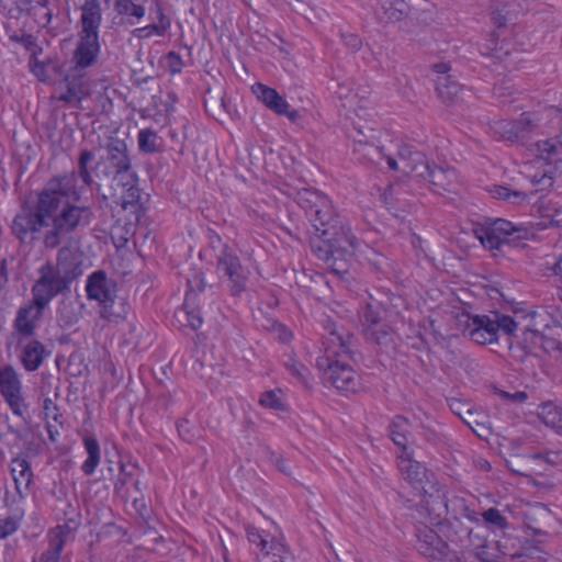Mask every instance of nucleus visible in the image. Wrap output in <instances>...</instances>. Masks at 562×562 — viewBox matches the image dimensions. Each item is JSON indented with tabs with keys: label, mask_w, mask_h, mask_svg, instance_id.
Segmentation results:
<instances>
[{
	"label": "nucleus",
	"mask_w": 562,
	"mask_h": 562,
	"mask_svg": "<svg viewBox=\"0 0 562 562\" xmlns=\"http://www.w3.org/2000/svg\"><path fill=\"white\" fill-rule=\"evenodd\" d=\"M168 70L170 74H180L183 67V60L181 56L176 52H169L166 56Z\"/></svg>",
	"instance_id": "54"
},
{
	"label": "nucleus",
	"mask_w": 562,
	"mask_h": 562,
	"mask_svg": "<svg viewBox=\"0 0 562 562\" xmlns=\"http://www.w3.org/2000/svg\"><path fill=\"white\" fill-rule=\"evenodd\" d=\"M9 40L14 43L21 44L27 52L31 53V56H38L43 53L42 46H40L35 40V37L30 33L18 34L16 31L12 30L10 24L4 25Z\"/></svg>",
	"instance_id": "35"
},
{
	"label": "nucleus",
	"mask_w": 562,
	"mask_h": 562,
	"mask_svg": "<svg viewBox=\"0 0 562 562\" xmlns=\"http://www.w3.org/2000/svg\"><path fill=\"white\" fill-rule=\"evenodd\" d=\"M458 181V172L450 166H428L418 182L431 190L434 193L451 192Z\"/></svg>",
	"instance_id": "15"
},
{
	"label": "nucleus",
	"mask_w": 562,
	"mask_h": 562,
	"mask_svg": "<svg viewBox=\"0 0 562 562\" xmlns=\"http://www.w3.org/2000/svg\"><path fill=\"white\" fill-rule=\"evenodd\" d=\"M530 317V325L527 328L536 333L543 334L544 331H553L554 329L562 330V326L544 310L532 312Z\"/></svg>",
	"instance_id": "29"
},
{
	"label": "nucleus",
	"mask_w": 562,
	"mask_h": 562,
	"mask_svg": "<svg viewBox=\"0 0 562 562\" xmlns=\"http://www.w3.org/2000/svg\"><path fill=\"white\" fill-rule=\"evenodd\" d=\"M324 355L316 359V367L323 372V379L340 391L356 392L360 378L344 359H352L356 337L333 319L324 322Z\"/></svg>",
	"instance_id": "3"
},
{
	"label": "nucleus",
	"mask_w": 562,
	"mask_h": 562,
	"mask_svg": "<svg viewBox=\"0 0 562 562\" xmlns=\"http://www.w3.org/2000/svg\"><path fill=\"white\" fill-rule=\"evenodd\" d=\"M259 404L269 409L283 412L286 409L284 404V394L282 390L274 389L261 393Z\"/></svg>",
	"instance_id": "39"
},
{
	"label": "nucleus",
	"mask_w": 562,
	"mask_h": 562,
	"mask_svg": "<svg viewBox=\"0 0 562 562\" xmlns=\"http://www.w3.org/2000/svg\"><path fill=\"white\" fill-rule=\"evenodd\" d=\"M101 22L100 2L86 0L81 7L80 30L77 33V43L70 59L78 69H89L98 64L101 54L99 35Z\"/></svg>",
	"instance_id": "4"
},
{
	"label": "nucleus",
	"mask_w": 562,
	"mask_h": 562,
	"mask_svg": "<svg viewBox=\"0 0 562 562\" xmlns=\"http://www.w3.org/2000/svg\"><path fill=\"white\" fill-rule=\"evenodd\" d=\"M407 4L404 0L386 1L382 4L383 14L379 15L385 22H398L406 15Z\"/></svg>",
	"instance_id": "37"
},
{
	"label": "nucleus",
	"mask_w": 562,
	"mask_h": 562,
	"mask_svg": "<svg viewBox=\"0 0 562 562\" xmlns=\"http://www.w3.org/2000/svg\"><path fill=\"white\" fill-rule=\"evenodd\" d=\"M32 0H0V14L9 21H18L31 14Z\"/></svg>",
	"instance_id": "27"
},
{
	"label": "nucleus",
	"mask_w": 562,
	"mask_h": 562,
	"mask_svg": "<svg viewBox=\"0 0 562 562\" xmlns=\"http://www.w3.org/2000/svg\"><path fill=\"white\" fill-rule=\"evenodd\" d=\"M80 319V314L75 311L70 302L61 301L57 310V322L61 328H71Z\"/></svg>",
	"instance_id": "38"
},
{
	"label": "nucleus",
	"mask_w": 562,
	"mask_h": 562,
	"mask_svg": "<svg viewBox=\"0 0 562 562\" xmlns=\"http://www.w3.org/2000/svg\"><path fill=\"white\" fill-rule=\"evenodd\" d=\"M187 285L188 290L183 302L186 308L196 303L198 294L203 292L206 286L203 272L194 271L187 278Z\"/></svg>",
	"instance_id": "34"
},
{
	"label": "nucleus",
	"mask_w": 562,
	"mask_h": 562,
	"mask_svg": "<svg viewBox=\"0 0 562 562\" xmlns=\"http://www.w3.org/2000/svg\"><path fill=\"white\" fill-rule=\"evenodd\" d=\"M19 526L20 521L15 517L9 516L0 519V538L5 539L11 536L19 529Z\"/></svg>",
	"instance_id": "50"
},
{
	"label": "nucleus",
	"mask_w": 562,
	"mask_h": 562,
	"mask_svg": "<svg viewBox=\"0 0 562 562\" xmlns=\"http://www.w3.org/2000/svg\"><path fill=\"white\" fill-rule=\"evenodd\" d=\"M34 21L43 29L55 30L53 26L54 10L49 5L48 0H38L34 4L32 0L31 14Z\"/></svg>",
	"instance_id": "30"
},
{
	"label": "nucleus",
	"mask_w": 562,
	"mask_h": 562,
	"mask_svg": "<svg viewBox=\"0 0 562 562\" xmlns=\"http://www.w3.org/2000/svg\"><path fill=\"white\" fill-rule=\"evenodd\" d=\"M50 355L40 340H30L21 350L20 361L27 372L36 371Z\"/></svg>",
	"instance_id": "23"
},
{
	"label": "nucleus",
	"mask_w": 562,
	"mask_h": 562,
	"mask_svg": "<svg viewBox=\"0 0 562 562\" xmlns=\"http://www.w3.org/2000/svg\"><path fill=\"white\" fill-rule=\"evenodd\" d=\"M9 281V272H8V261L7 259H1L0 261V288L7 284Z\"/></svg>",
	"instance_id": "61"
},
{
	"label": "nucleus",
	"mask_w": 562,
	"mask_h": 562,
	"mask_svg": "<svg viewBox=\"0 0 562 562\" xmlns=\"http://www.w3.org/2000/svg\"><path fill=\"white\" fill-rule=\"evenodd\" d=\"M246 533L249 542L260 550L257 553L259 562H295L289 548L273 539L268 532L260 531L254 526H247Z\"/></svg>",
	"instance_id": "12"
},
{
	"label": "nucleus",
	"mask_w": 562,
	"mask_h": 562,
	"mask_svg": "<svg viewBox=\"0 0 562 562\" xmlns=\"http://www.w3.org/2000/svg\"><path fill=\"white\" fill-rule=\"evenodd\" d=\"M85 98L83 94L72 90L70 87H67L65 93L59 97V100L66 103L79 102Z\"/></svg>",
	"instance_id": "57"
},
{
	"label": "nucleus",
	"mask_w": 562,
	"mask_h": 562,
	"mask_svg": "<svg viewBox=\"0 0 562 562\" xmlns=\"http://www.w3.org/2000/svg\"><path fill=\"white\" fill-rule=\"evenodd\" d=\"M131 5H133V0H116L114 3V10L119 14H127Z\"/></svg>",
	"instance_id": "59"
},
{
	"label": "nucleus",
	"mask_w": 562,
	"mask_h": 562,
	"mask_svg": "<svg viewBox=\"0 0 562 562\" xmlns=\"http://www.w3.org/2000/svg\"><path fill=\"white\" fill-rule=\"evenodd\" d=\"M86 292L88 300L99 302L103 319L117 323L126 318L130 304L125 297L117 295V283L105 271L98 270L88 277Z\"/></svg>",
	"instance_id": "7"
},
{
	"label": "nucleus",
	"mask_w": 562,
	"mask_h": 562,
	"mask_svg": "<svg viewBox=\"0 0 562 562\" xmlns=\"http://www.w3.org/2000/svg\"><path fill=\"white\" fill-rule=\"evenodd\" d=\"M37 272L38 279L34 284L54 299L70 291L71 283L83 273L82 261L70 247H61L56 263L47 261Z\"/></svg>",
	"instance_id": "5"
},
{
	"label": "nucleus",
	"mask_w": 562,
	"mask_h": 562,
	"mask_svg": "<svg viewBox=\"0 0 562 562\" xmlns=\"http://www.w3.org/2000/svg\"><path fill=\"white\" fill-rule=\"evenodd\" d=\"M482 516L486 524L495 526L502 530L508 528L509 524L507 518L504 515H502V513L497 508H488L482 514Z\"/></svg>",
	"instance_id": "44"
},
{
	"label": "nucleus",
	"mask_w": 562,
	"mask_h": 562,
	"mask_svg": "<svg viewBox=\"0 0 562 562\" xmlns=\"http://www.w3.org/2000/svg\"><path fill=\"white\" fill-rule=\"evenodd\" d=\"M86 70L87 69H78L77 65L71 64V67L65 76L66 86L85 97L88 94V79Z\"/></svg>",
	"instance_id": "36"
},
{
	"label": "nucleus",
	"mask_w": 562,
	"mask_h": 562,
	"mask_svg": "<svg viewBox=\"0 0 562 562\" xmlns=\"http://www.w3.org/2000/svg\"><path fill=\"white\" fill-rule=\"evenodd\" d=\"M32 300L20 306L13 321V334L21 339H30L35 335L37 323L53 297L33 284Z\"/></svg>",
	"instance_id": "8"
},
{
	"label": "nucleus",
	"mask_w": 562,
	"mask_h": 562,
	"mask_svg": "<svg viewBox=\"0 0 562 562\" xmlns=\"http://www.w3.org/2000/svg\"><path fill=\"white\" fill-rule=\"evenodd\" d=\"M216 270L232 296H239L247 290L250 271L229 247L225 246L217 256Z\"/></svg>",
	"instance_id": "9"
},
{
	"label": "nucleus",
	"mask_w": 562,
	"mask_h": 562,
	"mask_svg": "<svg viewBox=\"0 0 562 562\" xmlns=\"http://www.w3.org/2000/svg\"><path fill=\"white\" fill-rule=\"evenodd\" d=\"M124 189L121 196V206L123 211L130 213L128 223H139L143 215V206L140 204V189L138 187V177L136 171L132 173L131 179L116 181Z\"/></svg>",
	"instance_id": "16"
},
{
	"label": "nucleus",
	"mask_w": 562,
	"mask_h": 562,
	"mask_svg": "<svg viewBox=\"0 0 562 562\" xmlns=\"http://www.w3.org/2000/svg\"><path fill=\"white\" fill-rule=\"evenodd\" d=\"M541 334L526 328L522 333L520 345L527 353L538 356L541 351Z\"/></svg>",
	"instance_id": "41"
},
{
	"label": "nucleus",
	"mask_w": 562,
	"mask_h": 562,
	"mask_svg": "<svg viewBox=\"0 0 562 562\" xmlns=\"http://www.w3.org/2000/svg\"><path fill=\"white\" fill-rule=\"evenodd\" d=\"M397 467L403 479L415 490H424V484L428 480V471L420 462L414 460L406 451L397 458Z\"/></svg>",
	"instance_id": "18"
},
{
	"label": "nucleus",
	"mask_w": 562,
	"mask_h": 562,
	"mask_svg": "<svg viewBox=\"0 0 562 562\" xmlns=\"http://www.w3.org/2000/svg\"><path fill=\"white\" fill-rule=\"evenodd\" d=\"M127 14H131L137 19H142L145 15V8L133 2V5H131L130 12Z\"/></svg>",
	"instance_id": "64"
},
{
	"label": "nucleus",
	"mask_w": 562,
	"mask_h": 562,
	"mask_svg": "<svg viewBox=\"0 0 562 562\" xmlns=\"http://www.w3.org/2000/svg\"><path fill=\"white\" fill-rule=\"evenodd\" d=\"M547 113L551 121L558 124L560 132L553 138L538 142L537 147L541 156L546 155V158H550L562 153V110L550 108L547 110Z\"/></svg>",
	"instance_id": "24"
},
{
	"label": "nucleus",
	"mask_w": 562,
	"mask_h": 562,
	"mask_svg": "<svg viewBox=\"0 0 562 562\" xmlns=\"http://www.w3.org/2000/svg\"><path fill=\"white\" fill-rule=\"evenodd\" d=\"M400 162L401 171L411 175L417 181L428 170L430 164L424 153L409 148H402L400 150Z\"/></svg>",
	"instance_id": "20"
},
{
	"label": "nucleus",
	"mask_w": 562,
	"mask_h": 562,
	"mask_svg": "<svg viewBox=\"0 0 562 562\" xmlns=\"http://www.w3.org/2000/svg\"><path fill=\"white\" fill-rule=\"evenodd\" d=\"M296 202L316 232L311 239L314 255L334 273L341 276L348 272L358 239L329 198L318 190L303 189L297 192Z\"/></svg>",
	"instance_id": "2"
},
{
	"label": "nucleus",
	"mask_w": 562,
	"mask_h": 562,
	"mask_svg": "<svg viewBox=\"0 0 562 562\" xmlns=\"http://www.w3.org/2000/svg\"><path fill=\"white\" fill-rule=\"evenodd\" d=\"M490 193L493 198L507 201L512 204H524L528 202V194L524 191L513 190L506 186L495 184L491 187Z\"/></svg>",
	"instance_id": "33"
},
{
	"label": "nucleus",
	"mask_w": 562,
	"mask_h": 562,
	"mask_svg": "<svg viewBox=\"0 0 562 562\" xmlns=\"http://www.w3.org/2000/svg\"><path fill=\"white\" fill-rule=\"evenodd\" d=\"M183 311L187 315L189 326L194 330L199 329L203 324V319L200 310L195 306V303L193 305L191 304L188 308L183 306Z\"/></svg>",
	"instance_id": "52"
},
{
	"label": "nucleus",
	"mask_w": 562,
	"mask_h": 562,
	"mask_svg": "<svg viewBox=\"0 0 562 562\" xmlns=\"http://www.w3.org/2000/svg\"><path fill=\"white\" fill-rule=\"evenodd\" d=\"M251 89L257 99L274 113L285 115L291 122H295L300 116L296 110H289L290 104L278 93L276 89L260 82L254 85Z\"/></svg>",
	"instance_id": "17"
},
{
	"label": "nucleus",
	"mask_w": 562,
	"mask_h": 562,
	"mask_svg": "<svg viewBox=\"0 0 562 562\" xmlns=\"http://www.w3.org/2000/svg\"><path fill=\"white\" fill-rule=\"evenodd\" d=\"M284 364H285V368L288 369V371L291 373V375L296 378L300 382H302L304 384H306L308 382L310 372H308V369L304 364L300 363L297 360H295L292 357H290L289 360Z\"/></svg>",
	"instance_id": "43"
},
{
	"label": "nucleus",
	"mask_w": 562,
	"mask_h": 562,
	"mask_svg": "<svg viewBox=\"0 0 562 562\" xmlns=\"http://www.w3.org/2000/svg\"><path fill=\"white\" fill-rule=\"evenodd\" d=\"M538 114L525 112L515 121L498 120L491 125L493 136L503 142H525L539 127Z\"/></svg>",
	"instance_id": "11"
},
{
	"label": "nucleus",
	"mask_w": 562,
	"mask_h": 562,
	"mask_svg": "<svg viewBox=\"0 0 562 562\" xmlns=\"http://www.w3.org/2000/svg\"><path fill=\"white\" fill-rule=\"evenodd\" d=\"M157 19H158V22H159L157 25H166V32H167L168 29L170 27V20L164 13V11H162V9L160 7H158V9H157Z\"/></svg>",
	"instance_id": "63"
},
{
	"label": "nucleus",
	"mask_w": 562,
	"mask_h": 562,
	"mask_svg": "<svg viewBox=\"0 0 562 562\" xmlns=\"http://www.w3.org/2000/svg\"><path fill=\"white\" fill-rule=\"evenodd\" d=\"M432 70L438 74V76H451L449 71L451 70V66L448 63H436L431 66Z\"/></svg>",
	"instance_id": "60"
},
{
	"label": "nucleus",
	"mask_w": 562,
	"mask_h": 562,
	"mask_svg": "<svg viewBox=\"0 0 562 562\" xmlns=\"http://www.w3.org/2000/svg\"><path fill=\"white\" fill-rule=\"evenodd\" d=\"M104 154L95 165L94 153L81 149L77 159V171L50 178L37 192L34 202L23 201L10 225L12 236L24 246L42 243L45 249L53 250L71 234L85 229L93 217L88 206L70 202L79 200L76 187L79 178L87 187L94 183L93 172L100 180L113 183L131 179L135 172L130 148L124 139L110 137L103 147Z\"/></svg>",
	"instance_id": "1"
},
{
	"label": "nucleus",
	"mask_w": 562,
	"mask_h": 562,
	"mask_svg": "<svg viewBox=\"0 0 562 562\" xmlns=\"http://www.w3.org/2000/svg\"><path fill=\"white\" fill-rule=\"evenodd\" d=\"M138 149L142 154L153 155L164 151V139L153 128H143L137 135Z\"/></svg>",
	"instance_id": "26"
},
{
	"label": "nucleus",
	"mask_w": 562,
	"mask_h": 562,
	"mask_svg": "<svg viewBox=\"0 0 562 562\" xmlns=\"http://www.w3.org/2000/svg\"><path fill=\"white\" fill-rule=\"evenodd\" d=\"M416 549L430 561H446L449 558V546L428 526L416 527Z\"/></svg>",
	"instance_id": "14"
},
{
	"label": "nucleus",
	"mask_w": 562,
	"mask_h": 562,
	"mask_svg": "<svg viewBox=\"0 0 562 562\" xmlns=\"http://www.w3.org/2000/svg\"><path fill=\"white\" fill-rule=\"evenodd\" d=\"M436 90L438 97L447 104H456L462 99L463 87L453 76H438Z\"/></svg>",
	"instance_id": "25"
},
{
	"label": "nucleus",
	"mask_w": 562,
	"mask_h": 562,
	"mask_svg": "<svg viewBox=\"0 0 562 562\" xmlns=\"http://www.w3.org/2000/svg\"><path fill=\"white\" fill-rule=\"evenodd\" d=\"M346 44L353 50L360 49L362 42L357 35H349L346 37Z\"/></svg>",
	"instance_id": "62"
},
{
	"label": "nucleus",
	"mask_w": 562,
	"mask_h": 562,
	"mask_svg": "<svg viewBox=\"0 0 562 562\" xmlns=\"http://www.w3.org/2000/svg\"><path fill=\"white\" fill-rule=\"evenodd\" d=\"M384 317L385 310L380 303H367L361 307L359 318L367 341L382 346L392 340V329Z\"/></svg>",
	"instance_id": "10"
},
{
	"label": "nucleus",
	"mask_w": 562,
	"mask_h": 562,
	"mask_svg": "<svg viewBox=\"0 0 562 562\" xmlns=\"http://www.w3.org/2000/svg\"><path fill=\"white\" fill-rule=\"evenodd\" d=\"M530 182L535 190L531 193L544 191L551 188L554 183L553 177L547 171H537L531 178Z\"/></svg>",
	"instance_id": "45"
},
{
	"label": "nucleus",
	"mask_w": 562,
	"mask_h": 562,
	"mask_svg": "<svg viewBox=\"0 0 562 562\" xmlns=\"http://www.w3.org/2000/svg\"><path fill=\"white\" fill-rule=\"evenodd\" d=\"M83 446L88 458L82 463L81 470L86 475H92L101 461L100 445L97 438L86 436L83 437Z\"/></svg>",
	"instance_id": "28"
},
{
	"label": "nucleus",
	"mask_w": 562,
	"mask_h": 562,
	"mask_svg": "<svg viewBox=\"0 0 562 562\" xmlns=\"http://www.w3.org/2000/svg\"><path fill=\"white\" fill-rule=\"evenodd\" d=\"M133 33L138 38H148L153 35L164 36L166 34V25L149 24L135 29Z\"/></svg>",
	"instance_id": "49"
},
{
	"label": "nucleus",
	"mask_w": 562,
	"mask_h": 562,
	"mask_svg": "<svg viewBox=\"0 0 562 562\" xmlns=\"http://www.w3.org/2000/svg\"><path fill=\"white\" fill-rule=\"evenodd\" d=\"M419 515L418 526L439 525L447 513V504L439 495L425 497L416 507Z\"/></svg>",
	"instance_id": "19"
},
{
	"label": "nucleus",
	"mask_w": 562,
	"mask_h": 562,
	"mask_svg": "<svg viewBox=\"0 0 562 562\" xmlns=\"http://www.w3.org/2000/svg\"><path fill=\"white\" fill-rule=\"evenodd\" d=\"M532 460H539L544 461L548 464L554 465L559 462L560 453L558 451H543V452H536L529 456Z\"/></svg>",
	"instance_id": "55"
},
{
	"label": "nucleus",
	"mask_w": 562,
	"mask_h": 562,
	"mask_svg": "<svg viewBox=\"0 0 562 562\" xmlns=\"http://www.w3.org/2000/svg\"><path fill=\"white\" fill-rule=\"evenodd\" d=\"M133 506L137 510L139 516L144 520H147V518H148V509H147V506H146L144 499L143 498H134Z\"/></svg>",
	"instance_id": "58"
},
{
	"label": "nucleus",
	"mask_w": 562,
	"mask_h": 562,
	"mask_svg": "<svg viewBox=\"0 0 562 562\" xmlns=\"http://www.w3.org/2000/svg\"><path fill=\"white\" fill-rule=\"evenodd\" d=\"M467 417H462V420L473 430L474 434H476L480 438H487V436L491 434V430L488 427H486L484 424L475 422V425H473L471 418L472 413L470 411L467 412Z\"/></svg>",
	"instance_id": "53"
},
{
	"label": "nucleus",
	"mask_w": 562,
	"mask_h": 562,
	"mask_svg": "<svg viewBox=\"0 0 562 562\" xmlns=\"http://www.w3.org/2000/svg\"><path fill=\"white\" fill-rule=\"evenodd\" d=\"M474 233L485 249L497 251H503L505 247L524 248L532 236L531 231L522 224L491 217L477 223Z\"/></svg>",
	"instance_id": "6"
},
{
	"label": "nucleus",
	"mask_w": 562,
	"mask_h": 562,
	"mask_svg": "<svg viewBox=\"0 0 562 562\" xmlns=\"http://www.w3.org/2000/svg\"><path fill=\"white\" fill-rule=\"evenodd\" d=\"M10 467L16 493L24 498L30 493L34 476L31 464L25 458L16 457L12 459Z\"/></svg>",
	"instance_id": "21"
},
{
	"label": "nucleus",
	"mask_w": 562,
	"mask_h": 562,
	"mask_svg": "<svg viewBox=\"0 0 562 562\" xmlns=\"http://www.w3.org/2000/svg\"><path fill=\"white\" fill-rule=\"evenodd\" d=\"M43 412L46 418H52L54 422L61 424L63 415L59 413L58 405L52 398H44Z\"/></svg>",
	"instance_id": "51"
},
{
	"label": "nucleus",
	"mask_w": 562,
	"mask_h": 562,
	"mask_svg": "<svg viewBox=\"0 0 562 562\" xmlns=\"http://www.w3.org/2000/svg\"><path fill=\"white\" fill-rule=\"evenodd\" d=\"M493 321L496 327L497 334L499 330L504 331L506 335L512 336L515 334L517 329V323L514 321L513 317L508 315H503L499 313H494Z\"/></svg>",
	"instance_id": "42"
},
{
	"label": "nucleus",
	"mask_w": 562,
	"mask_h": 562,
	"mask_svg": "<svg viewBox=\"0 0 562 562\" xmlns=\"http://www.w3.org/2000/svg\"><path fill=\"white\" fill-rule=\"evenodd\" d=\"M472 325H475L479 329H481L486 336L488 342H497L498 335L496 331V327L493 321V317L488 315H474L470 318Z\"/></svg>",
	"instance_id": "40"
},
{
	"label": "nucleus",
	"mask_w": 562,
	"mask_h": 562,
	"mask_svg": "<svg viewBox=\"0 0 562 562\" xmlns=\"http://www.w3.org/2000/svg\"><path fill=\"white\" fill-rule=\"evenodd\" d=\"M468 334H469V337L471 338V340H473L474 342H476L479 345L490 344L487 341V336L481 329H479L475 325H472L471 322L468 325Z\"/></svg>",
	"instance_id": "56"
},
{
	"label": "nucleus",
	"mask_w": 562,
	"mask_h": 562,
	"mask_svg": "<svg viewBox=\"0 0 562 562\" xmlns=\"http://www.w3.org/2000/svg\"><path fill=\"white\" fill-rule=\"evenodd\" d=\"M391 439L401 448L402 453L407 451L408 420L403 416H395L389 426Z\"/></svg>",
	"instance_id": "31"
},
{
	"label": "nucleus",
	"mask_w": 562,
	"mask_h": 562,
	"mask_svg": "<svg viewBox=\"0 0 562 562\" xmlns=\"http://www.w3.org/2000/svg\"><path fill=\"white\" fill-rule=\"evenodd\" d=\"M0 394L12 413L27 422L24 416L27 405L22 396V382L11 364L0 368Z\"/></svg>",
	"instance_id": "13"
},
{
	"label": "nucleus",
	"mask_w": 562,
	"mask_h": 562,
	"mask_svg": "<svg viewBox=\"0 0 562 562\" xmlns=\"http://www.w3.org/2000/svg\"><path fill=\"white\" fill-rule=\"evenodd\" d=\"M558 329H554L553 331H544L541 334V351H544L547 353H551L554 351H561L562 344L561 341L555 337V331Z\"/></svg>",
	"instance_id": "46"
},
{
	"label": "nucleus",
	"mask_w": 562,
	"mask_h": 562,
	"mask_svg": "<svg viewBox=\"0 0 562 562\" xmlns=\"http://www.w3.org/2000/svg\"><path fill=\"white\" fill-rule=\"evenodd\" d=\"M131 470L128 469V465L121 463L120 464V473L119 477L114 484V490L116 493H122L125 485L131 481V479L134 476V470L137 468L135 464L130 465Z\"/></svg>",
	"instance_id": "47"
},
{
	"label": "nucleus",
	"mask_w": 562,
	"mask_h": 562,
	"mask_svg": "<svg viewBox=\"0 0 562 562\" xmlns=\"http://www.w3.org/2000/svg\"><path fill=\"white\" fill-rule=\"evenodd\" d=\"M68 531L65 526H57L48 535V547L40 557H34L32 562H59L66 544Z\"/></svg>",
	"instance_id": "22"
},
{
	"label": "nucleus",
	"mask_w": 562,
	"mask_h": 562,
	"mask_svg": "<svg viewBox=\"0 0 562 562\" xmlns=\"http://www.w3.org/2000/svg\"><path fill=\"white\" fill-rule=\"evenodd\" d=\"M38 56H30L29 66L31 72L42 82H47L49 77L46 72V65L44 61L38 60Z\"/></svg>",
	"instance_id": "48"
},
{
	"label": "nucleus",
	"mask_w": 562,
	"mask_h": 562,
	"mask_svg": "<svg viewBox=\"0 0 562 562\" xmlns=\"http://www.w3.org/2000/svg\"><path fill=\"white\" fill-rule=\"evenodd\" d=\"M353 154L360 162H378L382 158L380 147L362 139H355Z\"/></svg>",
	"instance_id": "32"
}]
</instances>
